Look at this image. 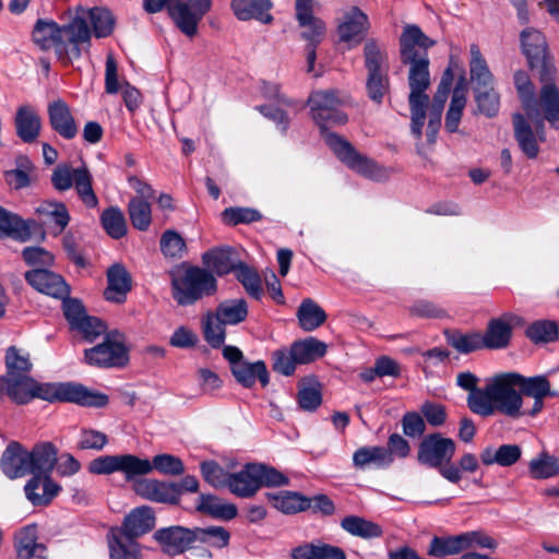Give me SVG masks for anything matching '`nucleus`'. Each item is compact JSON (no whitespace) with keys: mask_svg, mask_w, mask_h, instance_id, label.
Listing matches in <instances>:
<instances>
[{"mask_svg":"<svg viewBox=\"0 0 559 559\" xmlns=\"http://www.w3.org/2000/svg\"><path fill=\"white\" fill-rule=\"evenodd\" d=\"M399 44L401 62L408 67L411 129L420 139L429 104V96L426 94L430 86L428 49L436 45V40L428 37L418 25L406 24Z\"/></svg>","mask_w":559,"mask_h":559,"instance_id":"f257e3e1","label":"nucleus"},{"mask_svg":"<svg viewBox=\"0 0 559 559\" xmlns=\"http://www.w3.org/2000/svg\"><path fill=\"white\" fill-rule=\"evenodd\" d=\"M343 102L335 91H317L311 93L309 105L312 118L320 126L324 140L337 158L356 173L379 180L384 175V169L376 162L360 154L344 138L328 132L329 126L344 124L347 116L341 110Z\"/></svg>","mask_w":559,"mask_h":559,"instance_id":"f03ea898","label":"nucleus"},{"mask_svg":"<svg viewBox=\"0 0 559 559\" xmlns=\"http://www.w3.org/2000/svg\"><path fill=\"white\" fill-rule=\"evenodd\" d=\"M523 376L518 372H503L487 379L483 391L472 395L469 409L476 415L489 417L496 413L512 419L524 417V399L516 390Z\"/></svg>","mask_w":559,"mask_h":559,"instance_id":"7ed1b4c3","label":"nucleus"},{"mask_svg":"<svg viewBox=\"0 0 559 559\" xmlns=\"http://www.w3.org/2000/svg\"><path fill=\"white\" fill-rule=\"evenodd\" d=\"M33 41L41 50L53 48L59 60L70 63L88 49L91 29L83 16H75L63 26L53 21L38 20L33 29Z\"/></svg>","mask_w":559,"mask_h":559,"instance_id":"20e7f679","label":"nucleus"},{"mask_svg":"<svg viewBox=\"0 0 559 559\" xmlns=\"http://www.w3.org/2000/svg\"><path fill=\"white\" fill-rule=\"evenodd\" d=\"M35 399L48 403H74L86 407H104L108 396L90 390L78 382H39L34 379L31 402Z\"/></svg>","mask_w":559,"mask_h":559,"instance_id":"39448f33","label":"nucleus"},{"mask_svg":"<svg viewBox=\"0 0 559 559\" xmlns=\"http://www.w3.org/2000/svg\"><path fill=\"white\" fill-rule=\"evenodd\" d=\"M173 298L180 306H190L198 300L212 296L217 290L216 278L210 271L190 266L171 280Z\"/></svg>","mask_w":559,"mask_h":559,"instance_id":"423d86ee","label":"nucleus"},{"mask_svg":"<svg viewBox=\"0 0 559 559\" xmlns=\"http://www.w3.org/2000/svg\"><path fill=\"white\" fill-rule=\"evenodd\" d=\"M51 183L60 192L74 187L85 206L94 209L98 205V198L93 189V176L84 164L76 168L66 163L59 164L51 174Z\"/></svg>","mask_w":559,"mask_h":559,"instance_id":"0eeeda50","label":"nucleus"},{"mask_svg":"<svg viewBox=\"0 0 559 559\" xmlns=\"http://www.w3.org/2000/svg\"><path fill=\"white\" fill-rule=\"evenodd\" d=\"M90 472L97 475L122 473L127 481L146 475L150 469L148 460L133 454L103 455L90 463Z\"/></svg>","mask_w":559,"mask_h":559,"instance_id":"6e6552de","label":"nucleus"},{"mask_svg":"<svg viewBox=\"0 0 559 559\" xmlns=\"http://www.w3.org/2000/svg\"><path fill=\"white\" fill-rule=\"evenodd\" d=\"M521 44L530 67L538 70L539 80H550L556 74V68L549 57L544 35L535 28H525L521 33Z\"/></svg>","mask_w":559,"mask_h":559,"instance_id":"1a4fd4ad","label":"nucleus"},{"mask_svg":"<svg viewBox=\"0 0 559 559\" xmlns=\"http://www.w3.org/2000/svg\"><path fill=\"white\" fill-rule=\"evenodd\" d=\"M455 442L439 432L426 436L418 447L417 460L420 464L436 468L449 464L455 453Z\"/></svg>","mask_w":559,"mask_h":559,"instance_id":"9d476101","label":"nucleus"},{"mask_svg":"<svg viewBox=\"0 0 559 559\" xmlns=\"http://www.w3.org/2000/svg\"><path fill=\"white\" fill-rule=\"evenodd\" d=\"M225 359L229 362L230 371L238 383L245 388H251L257 381L262 386L270 382L269 371L264 361L250 362L243 358L242 352H223Z\"/></svg>","mask_w":559,"mask_h":559,"instance_id":"9b49d317","label":"nucleus"},{"mask_svg":"<svg viewBox=\"0 0 559 559\" xmlns=\"http://www.w3.org/2000/svg\"><path fill=\"white\" fill-rule=\"evenodd\" d=\"M522 325H524V319L511 312L490 319L484 333L485 347L489 349L508 347L513 329Z\"/></svg>","mask_w":559,"mask_h":559,"instance_id":"f8f14e48","label":"nucleus"},{"mask_svg":"<svg viewBox=\"0 0 559 559\" xmlns=\"http://www.w3.org/2000/svg\"><path fill=\"white\" fill-rule=\"evenodd\" d=\"M154 538L169 556L181 555L195 544L194 527L180 525L159 528L155 531Z\"/></svg>","mask_w":559,"mask_h":559,"instance_id":"ddd939ff","label":"nucleus"},{"mask_svg":"<svg viewBox=\"0 0 559 559\" xmlns=\"http://www.w3.org/2000/svg\"><path fill=\"white\" fill-rule=\"evenodd\" d=\"M514 138L527 158H535L539 153L538 142L545 141V126L543 129L536 120H531L535 126V132L531 123L522 114H514L512 117Z\"/></svg>","mask_w":559,"mask_h":559,"instance_id":"4468645a","label":"nucleus"},{"mask_svg":"<svg viewBox=\"0 0 559 559\" xmlns=\"http://www.w3.org/2000/svg\"><path fill=\"white\" fill-rule=\"evenodd\" d=\"M369 28V20L358 7H349L342 12L337 25V35L341 41L359 44Z\"/></svg>","mask_w":559,"mask_h":559,"instance_id":"2eb2a0df","label":"nucleus"},{"mask_svg":"<svg viewBox=\"0 0 559 559\" xmlns=\"http://www.w3.org/2000/svg\"><path fill=\"white\" fill-rule=\"evenodd\" d=\"M47 115L50 128L62 139L72 140L78 135L79 126L66 100H51L47 106Z\"/></svg>","mask_w":559,"mask_h":559,"instance_id":"dca6fc26","label":"nucleus"},{"mask_svg":"<svg viewBox=\"0 0 559 559\" xmlns=\"http://www.w3.org/2000/svg\"><path fill=\"white\" fill-rule=\"evenodd\" d=\"M26 282L37 292L53 298H66L70 286L63 277L44 267H36L25 273Z\"/></svg>","mask_w":559,"mask_h":559,"instance_id":"f3484780","label":"nucleus"},{"mask_svg":"<svg viewBox=\"0 0 559 559\" xmlns=\"http://www.w3.org/2000/svg\"><path fill=\"white\" fill-rule=\"evenodd\" d=\"M133 490L140 497L158 503L178 504V487L176 483L157 479H134Z\"/></svg>","mask_w":559,"mask_h":559,"instance_id":"a211bd4d","label":"nucleus"},{"mask_svg":"<svg viewBox=\"0 0 559 559\" xmlns=\"http://www.w3.org/2000/svg\"><path fill=\"white\" fill-rule=\"evenodd\" d=\"M518 386L523 397L527 396L534 400L531 407L524 405V416L535 417L542 412L545 397L552 395L550 383L544 376L530 378L523 376V380L519 381Z\"/></svg>","mask_w":559,"mask_h":559,"instance_id":"6ab92c4d","label":"nucleus"},{"mask_svg":"<svg viewBox=\"0 0 559 559\" xmlns=\"http://www.w3.org/2000/svg\"><path fill=\"white\" fill-rule=\"evenodd\" d=\"M154 526L155 514L152 508L142 506L133 509L128 515H126L121 526L111 528L120 531L127 536L136 539L152 531Z\"/></svg>","mask_w":559,"mask_h":559,"instance_id":"aec40b11","label":"nucleus"},{"mask_svg":"<svg viewBox=\"0 0 559 559\" xmlns=\"http://www.w3.org/2000/svg\"><path fill=\"white\" fill-rule=\"evenodd\" d=\"M14 548L19 559L47 558V547L38 542L35 525H27L15 534Z\"/></svg>","mask_w":559,"mask_h":559,"instance_id":"412c9836","label":"nucleus"},{"mask_svg":"<svg viewBox=\"0 0 559 559\" xmlns=\"http://www.w3.org/2000/svg\"><path fill=\"white\" fill-rule=\"evenodd\" d=\"M31 457L28 451L24 450L20 443L12 442L8 445L1 457V468L11 479L32 474Z\"/></svg>","mask_w":559,"mask_h":559,"instance_id":"4be33fe9","label":"nucleus"},{"mask_svg":"<svg viewBox=\"0 0 559 559\" xmlns=\"http://www.w3.org/2000/svg\"><path fill=\"white\" fill-rule=\"evenodd\" d=\"M108 286L104 292L106 300L121 304L126 300L127 294L131 290L132 280L127 269L119 263L107 270Z\"/></svg>","mask_w":559,"mask_h":559,"instance_id":"5701e85b","label":"nucleus"},{"mask_svg":"<svg viewBox=\"0 0 559 559\" xmlns=\"http://www.w3.org/2000/svg\"><path fill=\"white\" fill-rule=\"evenodd\" d=\"M258 467L255 463L246 464L237 472L230 473L227 488L231 493L240 498H250L260 489L258 481Z\"/></svg>","mask_w":559,"mask_h":559,"instance_id":"b1692460","label":"nucleus"},{"mask_svg":"<svg viewBox=\"0 0 559 559\" xmlns=\"http://www.w3.org/2000/svg\"><path fill=\"white\" fill-rule=\"evenodd\" d=\"M14 126L16 135L24 143H33L40 134L41 119L32 106L22 105L16 110Z\"/></svg>","mask_w":559,"mask_h":559,"instance_id":"393cba45","label":"nucleus"},{"mask_svg":"<svg viewBox=\"0 0 559 559\" xmlns=\"http://www.w3.org/2000/svg\"><path fill=\"white\" fill-rule=\"evenodd\" d=\"M26 498L34 506H47L50 501L58 496L61 487L55 483L50 474L33 476L24 487Z\"/></svg>","mask_w":559,"mask_h":559,"instance_id":"a878e982","label":"nucleus"},{"mask_svg":"<svg viewBox=\"0 0 559 559\" xmlns=\"http://www.w3.org/2000/svg\"><path fill=\"white\" fill-rule=\"evenodd\" d=\"M234 14L240 21L257 20L263 24H271L273 16L270 13L273 4L271 0H233L230 3Z\"/></svg>","mask_w":559,"mask_h":559,"instance_id":"bb28decb","label":"nucleus"},{"mask_svg":"<svg viewBox=\"0 0 559 559\" xmlns=\"http://www.w3.org/2000/svg\"><path fill=\"white\" fill-rule=\"evenodd\" d=\"M37 227L38 224L34 219L24 221L0 206V237L12 236L21 241H27Z\"/></svg>","mask_w":559,"mask_h":559,"instance_id":"cd10ccee","label":"nucleus"},{"mask_svg":"<svg viewBox=\"0 0 559 559\" xmlns=\"http://www.w3.org/2000/svg\"><path fill=\"white\" fill-rule=\"evenodd\" d=\"M325 352H275L273 370L289 377L298 365L310 364L323 357Z\"/></svg>","mask_w":559,"mask_h":559,"instance_id":"c85d7f7f","label":"nucleus"},{"mask_svg":"<svg viewBox=\"0 0 559 559\" xmlns=\"http://www.w3.org/2000/svg\"><path fill=\"white\" fill-rule=\"evenodd\" d=\"M168 13L174 20L176 26L188 37H193L198 33V25L202 17L189 8V4L182 0H170Z\"/></svg>","mask_w":559,"mask_h":559,"instance_id":"c756f323","label":"nucleus"},{"mask_svg":"<svg viewBox=\"0 0 559 559\" xmlns=\"http://www.w3.org/2000/svg\"><path fill=\"white\" fill-rule=\"evenodd\" d=\"M34 378L29 376L0 377L1 395L7 396L17 405L31 402Z\"/></svg>","mask_w":559,"mask_h":559,"instance_id":"7c9ffc66","label":"nucleus"},{"mask_svg":"<svg viewBox=\"0 0 559 559\" xmlns=\"http://www.w3.org/2000/svg\"><path fill=\"white\" fill-rule=\"evenodd\" d=\"M514 84L527 119L536 120L538 126L543 128V117L538 110L537 99L534 96V88L528 75L524 71L515 72Z\"/></svg>","mask_w":559,"mask_h":559,"instance_id":"2f4dec72","label":"nucleus"},{"mask_svg":"<svg viewBox=\"0 0 559 559\" xmlns=\"http://www.w3.org/2000/svg\"><path fill=\"white\" fill-rule=\"evenodd\" d=\"M107 540L110 559H141L140 545L136 539L110 528Z\"/></svg>","mask_w":559,"mask_h":559,"instance_id":"473e14b6","label":"nucleus"},{"mask_svg":"<svg viewBox=\"0 0 559 559\" xmlns=\"http://www.w3.org/2000/svg\"><path fill=\"white\" fill-rule=\"evenodd\" d=\"M202 262L218 276L236 272L241 261L234 257V252L228 248H216L209 250L202 257Z\"/></svg>","mask_w":559,"mask_h":559,"instance_id":"72a5a7b5","label":"nucleus"},{"mask_svg":"<svg viewBox=\"0 0 559 559\" xmlns=\"http://www.w3.org/2000/svg\"><path fill=\"white\" fill-rule=\"evenodd\" d=\"M555 75L547 81H542L538 110H543L544 118L556 129H559V90L554 83Z\"/></svg>","mask_w":559,"mask_h":559,"instance_id":"f704fd0d","label":"nucleus"},{"mask_svg":"<svg viewBox=\"0 0 559 559\" xmlns=\"http://www.w3.org/2000/svg\"><path fill=\"white\" fill-rule=\"evenodd\" d=\"M33 476L51 474L57 463V449L50 442L37 444L28 452Z\"/></svg>","mask_w":559,"mask_h":559,"instance_id":"c9c22d12","label":"nucleus"},{"mask_svg":"<svg viewBox=\"0 0 559 559\" xmlns=\"http://www.w3.org/2000/svg\"><path fill=\"white\" fill-rule=\"evenodd\" d=\"M265 497L276 510L285 514H295L311 507L309 498L294 491L267 492Z\"/></svg>","mask_w":559,"mask_h":559,"instance_id":"e433bc0d","label":"nucleus"},{"mask_svg":"<svg viewBox=\"0 0 559 559\" xmlns=\"http://www.w3.org/2000/svg\"><path fill=\"white\" fill-rule=\"evenodd\" d=\"M197 510L213 519L223 521H230L235 519L238 513L236 504L226 502L213 495H200Z\"/></svg>","mask_w":559,"mask_h":559,"instance_id":"4c0bfd02","label":"nucleus"},{"mask_svg":"<svg viewBox=\"0 0 559 559\" xmlns=\"http://www.w3.org/2000/svg\"><path fill=\"white\" fill-rule=\"evenodd\" d=\"M296 399L302 411H317L322 404V384L313 377L301 379L298 383Z\"/></svg>","mask_w":559,"mask_h":559,"instance_id":"58836bf2","label":"nucleus"},{"mask_svg":"<svg viewBox=\"0 0 559 559\" xmlns=\"http://www.w3.org/2000/svg\"><path fill=\"white\" fill-rule=\"evenodd\" d=\"M353 465L357 469L369 466L385 468L390 466V452L384 447H361L353 454Z\"/></svg>","mask_w":559,"mask_h":559,"instance_id":"ea45409f","label":"nucleus"},{"mask_svg":"<svg viewBox=\"0 0 559 559\" xmlns=\"http://www.w3.org/2000/svg\"><path fill=\"white\" fill-rule=\"evenodd\" d=\"M522 450L518 444H502L498 449L487 447L480 452V461L484 465L498 464L507 467L514 465L521 457Z\"/></svg>","mask_w":559,"mask_h":559,"instance_id":"a19ab883","label":"nucleus"},{"mask_svg":"<svg viewBox=\"0 0 559 559\" xmlns=\"http://www.w3.org/2000/svg\"><path fill=\"white\" fill-rule=\"evenodd\" d=\"M296 316L300 328L305 331L318 329L328 318L324 309L311 298H306L301 301Z\"/></svg>","mask_w":559,"mask_h":559,"instance_id":"79ce46f5","label":"nucleus"},{"mask_svg":"<svg viewBox=\"0 0 559 559\" xmlns=\"http://www.w3.org/2000/svg\"><path fill=\"white\" fill-rule=\"evenodd\" d=\"M84 361L96 368H123L130 361L129 352H84Z\"/></svg>","mask_w":559,"mask_h":559,"instance_id":"37998d69","label":"nucleus"},{"mask_svg":"<svg viewBox=\"0 0 559 559\" xmlns=\"http://www.w3.org/2000/svg\"><path fill=\"white\" fill-rule=\"evenodd\" d=\"M214 313L223 323L235 325L246 320L248 305L243 298L226 299L218 304Z\"/></svg>","mask_w":559,"mask_h":559,"instance_id":"c03bdc74","label":"nucleus"},{"mask_svg":"<svg viewBox=\"0 0 559 559\" xmlns=\"http://www.w3.org/2000/svg\"><path fill=\"white\" fill-rule=\"evenodd\" d=\"M469 73L473 87H486L493 83V76L476 45L471 46Z\"/></svg>","mask_w":559,"mask_h":559,"instance_id":"a18cd8bd","label":"nucleus"},{"mask_svg":"<svg viewBox=\"0 0 559 559\" xmlns=\"http://www.w3.org/2000/svg\"><path fill=\"white\" fill-rule=\"evenodd\" d=\"M464 551L461 534L433 536L427 548V555L433 558H444Z\"/></svg>","mask_w":559,"mask_h":559,"instance_id":"49530a36","label":"nucleus"},{"mask_svg":"<svg viewBox=\"0 0 559 559\" xmlns=\"http://www.w3.org/2000/svg\"><path fill=\"white\" fill-rule=\"evenodd\" d=\"M364 59L367 73L389 71L386 50L374 39L365 43Z\"/></svg>","mask_w":559,"mask_h":559,"instance_id":"de8ad7c7","label":"nucleus"},{"mask_svg":"<svg viewBox=\"0 0 559 559\" xmlns=\"http://www.w3.org/2000/svg\"><path fill=\"white\" fill-rule=\"evenodd\" d=\"M80 16H88L93 26V33L97 38H104L111 35L115 27V19L111 12L106 8H93L83 10ZM86 21V19H84Z\"/></svg>","mask_w":559,"mask_h":559,"instance_id":"09e8293b","label":"nucleus"},{"mask_svg":"<svg viewBox=\"0 0 559 559\" xmlns=\"http://www.w3.org/2000/svg\"><path fill=\"white\" fill-rule=\"evenodd\" d=\"M100 223L105 231L114 239H120L127 235V219L123 212L117 206L104 210L100 215Z\"/></svg>","mask_w":559,"mask_h":559,"instance_id":"8fccbe9b","label":"nucleus"},{"mask_svg":"<svg viewBox=\"0 0 559 559\" xmlns=\"http://www.w3.org/2000/svg\"><path fill=\"white\" fill-rule=\"evenodd\" d=\"M341 526L350 535L361 538H374L382 535L380 525L356 515L344 518L341 522Z\"/></svg>","mask_w":559,"mask_h":559,"instance_id":"3c124183","label":"nucleus"},{"mask_svg":"<svg viewBox=\"0 0 559 559\" xmlns=\"http://www.w3.org/2000/svg\"><path fill=\"white\" fill-rule=\"evenodd\" d=\"M296 19L298 25L302 28L300 37L306 40L307 44L319 46L325 37V23L321 19L314 16V14L307 15L305 19Z\"/></svg>","mask_w":559,"mask_h":559,"instance_id":"603ef678","label":"nucleus"},{"mask_svg":"<svg viewBox=\"0 0 559 559\" xmlns=\"http://www.w3.org/2000/svg\"><path fill=\"white\" fill-rule=\"evenodd\" d=\"M128 214L132 226L141 231L147 230L152 223L151 203L144 199H130Z\"/></svg>","mask_w":559,"mask_h":559,"instance_id":"864d4df0","label":"nucleus"},{"mask_svg":"<svg viewBox=\"0 0 559 559\" xmlns=\"http://www.w3.org/2000/svg\"><path fill=\"white\" fill-rule=\"evenodd\" d=\"M530 473L533 478L545 479L559 474V459L546 452H542L530 462Z\"/></svg>","mask_w":559,"mask_h":559,"instance_id":"5fc2aeb1","label":"nucleus"},{"mask_svg":"<svg viewBox=\"0 0 559 559\" xmlns=\"http://www.w3.org/2000/svg\"><path fill=\"white\" fill-rule=\"evenodd\" d=\"M526 336L535 344L551 343L559 336L556 321L537 320L526 329Z\"/></svg>","mask_w":559,"mask_h":559,"instance_id":"6e6d98bb","label":"nucleus"},{"mask_svg":"<svg viewBox=\"0 0 559 559\" xmlns=\"http://www.w3.org/2000/svg\"><path fill=\"white\" fill-rule=\"evenodd\" d=\"M195 544L224 548L229 544L230 534L223 526L194 527Z\"/></svg>","mask_w":559,"mask_h":559,"instance_id":"4d7b16f0","label":"nucleus"},{"mask_svg":"<svg viewBox=\"0 0 559 559\" xmlns=\"http://www.w3.org/2000/svg\"><path fill=\"white\" fill-rule=\"evenodd\" d=\"M473 92L477 110L487 117L496 116L499 110L500 100L493 86L473 87Z\"/></svg>","mask_w":559,"mask_h":559,"instance_id":"13d9d810","label":"nucleus"},{"mask_svg":"<svg viewBox=\"0 0 559 559\" xmlns=\"http://www.w3.org/2000/svg\"><path fill=\"white\" fill-rule=\"evenodd\" d=\"M214 312H207L203 318L202 328L205 341L213 348H218L225 340V326Z\"/></svg>","mask_w":559,"mask_h":559,"instance_id":"bf43d9fd","label":"nucleus"},{"mask_svg":"<svg viewBox=\"0 0 559 559\" xmlns=\"http://www.w3.org/2000/svg\"><path fill=\"white\" fill-rule=\"evenodd\" d=\"M235 274L237 280L242 284L243 288L251 297L255 299L261 298L263 294L262 282L255 269L241 262Z\"/></svg>","mask_w":559,"mask_h":559,"instance_id":"052dcab7","label":"nucleus"},{"mask_svg":"<svg viewBox=\"0 0 559 559\" xmlns=\"http://www.w3.org/2000/svg\"><path fill=\"white\" fill-rule=\"evenodd\" d=\"M366 90L372 102L381 104L390 91L389 71L367 73Z\"/></svg>","mask_w":559,"mask_h":559,"instance_id":"680f3d73","label":"nucleus"},{"mask_svg":"<svg viewBox=\"0 0 559 559\" xmlns=\"http://www.w3.org/2000/svg\"><path fill=\"white\" fill-rule=\"evenodd\" d=\"M150 469L146 475L153 469H156L163 475L179 476L185 473V465L182 461L171 454H157L152 461H148Z\"/></svg>","mask_w":559,"mask_h":559,"instance_id":"e2e57ef3","label":"nucleus"},{"mask_svg":"<svg viewBox=\"0 0 559 559\" xmlns=\"http://www.w3.org/2000/svg\"><path fill=\"white\" fill-rule=\"evenodd\" d=\"M32 362L27 352H7L5 368L7 371L1 377L28 376L32 370Z\"/></svg>","mask_w":559,"mask_h":559,"instance_id":"0e129e2a","label":"nucleus"},{"mask_svg":"<svg viewBox=\"0 0 559 559\" xmlns=\"http://www.w3.org/2000/svg\"><path fill=\"white\" fill-rule=\"evenodd\" d=\"M201 474L206 483L214 488L227 487L230 473L214 461H205L200 465Z\"/></svg>","mask_w":559,"mask_h":559,"instance_id":"69168bd1","label":"nucleus"},{"mask_svg":"<svg viewBox=\"0 0 559 559\" xmlns=\"http://www.w3.org/2000/svg\"><path fill=\"white\" fill-rule=\"evenodd\" d=\"M159 245L163 254L169 258H181L187 250L183 238L171 229L162 235Z\"/></svg>","mask_w":559,"mask_h":559,"instance_id":"338daca9","label":"nucleus"},{"mask_svg":"<svg viewBox=\"0 0 559 559\" xmlns=\"http://www.w3.org/2000/svg\"><path fill=\"white\" fill-rule=\"evenodd\" d=\"M37 211L55 222L58 233L63 231L70 222L68 209L61 202H44Z\"/></svg>","mask_w":559,"mask_h":559,"instance_id":"774afa93","label":"nucleus"}]
</instances>
